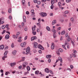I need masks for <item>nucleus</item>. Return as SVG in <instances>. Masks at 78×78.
I'll return each instance as SVG.
<instances>
[{
  "label": "nucleus",
  "mask_w": 78,
  "mask_h": 78,
  "mask_svg": "<svg viewBox=\"0 0 78 78\" xmlns=\"http://www.w3.org/2000/svg\"><path fill=\"white\" fill-rule=\"evenodd\" d=\"M40 14L41 17H46L47 15V14L46 13L44 12H41L40 13Z\"/></svg>",
  "instance_id": "obj_1"
},
{
  "label": "nucleus",
  "mask_w": 78,
  "mask_h": 78,
  "mask_svg": "<svg viewBox=\"0 0 78 78\" xmlns=\"http://www.w3.org/2000/svg\"><path fill=\"white\" fill-rule=\"evenodd\" d=\"M8 53V51H5L4 54V56L2 58V59L3 61H5V58H7V56H6V55H7V53Z\"/></svg>",
  "instance_id": "obj_2"
},
{
  "label": "nucleus",
  "mask_w": 78,
  "mask_h": 78,
  "mask_svg": "<svg viewBox=\"0 0 78 78\" xmlns=\"http://www.w3.org/2000/svg\"><path fill=\"white\" fill-rule=\"evenodd\" d=\"M30 48L28 47L27 48L26 50V52L27 53H26V55H28V53H29V52H30Z\"/></svg>",
  "instance_id": "obj_3"
},
{
  "label": "nucleus",
  "mask_w": 78,
  "mask_h": 78,
  "mask_svg": "<svg viewBox=\"0 0 78 78\" xmlns=\"http://www.w3.org/2000/svg\"><path fill=\"white\" fill-rule=\"evenodd\" d=\"M26 46V42H24L23 43H22L21 44V47L24 48Z\"/></svg>",
  "instance_id": "obj_4"
},
{
  "label": "nucleus",
  "mask_w": 78,
  "mask_h": 78,
  "mask_svg": "<svg viewBox=\"0 0 78 78\" xmlns=\"http://www.w3.org/2000/svg\"><path fill=\"white\" fill-rule=\"evenodd\" d=\"M38 48H40V49H41V50H44V48L43 47H42V46L40 44H39L38 45Z\"/></svg>",
  "instance_id": "obj_5"
},
{
  "label": "nucleus",
  "mask_w": 78,
  "mask_h": 78,
  "mask_svg": "<svg viewBox=\"0 0 78 78\" xmlns=\"http://www.w3.org/2000/svg\"><path fill=\"white\" fill-rule=\"evenodd\" d=\"M58 5L60 8H61L62 9H64V7H62V5L61 4V2H58Z\"/></svg>",
  "instance_id": "obj_6"
},
{
  "label": "nucleus",
  "mask_w": 78,
  "mask_h": 78,
  "mask_svg": "<svg viewBox=\"0 0 78 78\" xmlns=\"http://www.w3.org/2000/svg\"><path fill=\"white\" fill-rule=\"evenodd\" d=\"M44 71L46 73H49L50 70H49V69L46 68L45 69Z\"/></svg>",
  "instance_id": "obj_7"
},
{
  "label": "nucleus",
  "mask_w": 78,
  "mask_h": 78,
  "mask_svg": "<svg viewBox=\"0 0 78 78\" xmlns=\"http://www.w3.org/2000/svg\"><path fill=\"white\" fill-rule=\"evenodd\" d=\"M34 46L35 48H37L38 47V44H37V43L35 42L34 43Z\"/></svg>",
  "instance_id": "obj_8"
},
{
  "label": "nucleus",
  "mask_w": 78,
  "mask_h": 78,
  "mask_svg": "<svg viewBox=\"0 0 78 78\" xmlns=\"http://www.w3.org/2000/svg\"><path fill=\"white\" fill-rule=\"evenodd\" d=\"M54 43H52V45H51V48L52 50H53L54 48H55V45H54Z\"/></svg>",
  "instance_id": "obj_9"
},
{
  "label": "nucleus",
  "mask_w": 78,
  "mask_h": 78,
  "mask_svg": "<svg viewBox=\"0 0 78 78\" xmlns=\"http://www.w3.org/2000/svg\"><path fill=\"white\" fill-rule=\"evenodd\" d=\"M9 38V35L7 34L5 37V39H8Z\"/></svg>",
  "instance_id": "obj_10"
},
{
  "label": "nucleus",
  "mask_w": 78,
  "mask_h": 78,
  "mask_svg": "<svg viewBox=\"0 0 78 78\" xmlns=\"http://www.w3.org/2000/svg\"><path fill=\"white\" fill-rule=\"evenodd\" d=\"M55 23H56V20H54L52 23V25H55Z\"/></svg>",
  "instance_id": "obj_11"
},
{
  "label": "nucleus",
  "mask_w": 78,
  "mask_h": 78,
  "mask_svg": "<svg viewBox=\"0 0 78 78\" xmlns=\"http://www.w3.org/2000/svg\"><path fill=\"white\" fill-rule=\"evenodd\" d=\"M59 60L61 62V63H62V58L61 57H58Z\"/></svg>",
  "instance_id": "obj_12"
},
{
  "label": "nucleus",
  "mask_w": 78,
  "mask_h": 78,
  "mask_svg": "<svg viewBox=\"0 0 78 78\" xmlns=\"http://www.w3.org/2000/svg\"><path fill=\"white\" fill-rule=\"evenodd\" d=\"M4 48V45H2L0 46V49H3Z\"/></svg>",
  "instance_id": "obj_13"
},
{
  "label": "nucleus",
  "mask_w": 78,
  "mask_h": 78,
  "mask_svg": "<svg viewBox=\"0 0 78 78\" xmlns=\"http://www.w3.org/2000/svg\"><path fill=\"white\" fill-rule=\"evenodd\" d=\"M65 33H66V31L64 30L62 31L61 32V34L62 35L65 34Z\"/></svg>",
  "instance_id": "obj_14"
},
{
  "label": "nucleus",
  "mask_w": 78,
  "mask_h": 78,
  "mask_svg": "<svg viewBox=\"0 0 78 78\" xmlns=\"http://www.w3.org/2000/svg\"><path fill=\"white\" fill-rule=\"evenodd\" d=\"M23 22H26V16H23Z\"/></svg>",
  "instance_id": "obj_15"
},
{
  "label": "nucleus",
  "mask_w": 78,
  "mask_h": 78,
  "mask_svg": "<svg viewBox=\"0 0 78 78\" xmlns=\"http://www.w3.org/2000/svg\"><path fill=\"white\" fill-rule=\"evenodd\" d=\"M46 29L47 30H48V31H50V28L48 27H46Z\"/></svg>",
  "instance_id": "obj_16"
},
{
  "label": "nucleus",
  "mask_w": 78,
  "mask_h": 78,
  "mask_svg": "<svg viewBox=\"0 0 78 78\" xmlns=\"http://www.w3.org/2000/svg\"><path fill=\"white\" fill-rule=\"evenodd\" d=\"M27 69L28 71H30V67L29 66H27Z\"/></svg>",
  "instance_id": "obj_17"
},
{
  "label": "nucleus",
  "mask_w": 78,
  "mask_h": 78,
  "mask_svg": "<svg viewBox=\"0 0 78 78\" xmlns=\"http://www.w3.org/2000/svg\"><path fill=\"white\" fill-rule=\"evenodd\" d=\"M16 53L17 51H16V50H14L12 52V54H13V55H16Z\"/></svg>",
  "instance_id": "obj_18"
},
{
  "label": "nucleus",
  "mask_w": 78,
  "mask_h": 78,
  "mask_svg": "<svg viewBox=\"0 0 78 78\" xmlns=\"http://www.w3.org/2000/svg\"><path fill=\"white\" fill-rule=\"evenodd\" d=\"M51 57V55H48L46 56V58H50Z\"/></svg>",
  "instance_id": "obj_19"
},
{
  "label": "nucleus",
  "mask_w": 78,
  "mask_h": 78,
  "mask_svg": "<svg viewBox=\"0 0 78 78\" xmlns=\"http://www.w3.org/2000/svg\"><path fill=\"white\" fill-rule=\"evenodd\" d=\"M25 0H22V3L23 5V6H24V5H25Z\"/></svg>",
  "instance_id": "obj_20"
},
{
  "label": "nucleus",
  "mask_w": 78,
  "mask_h": 78,
  "mask_svg": "<svg viewBox=\"0 0 78 78\" xmlns=\"http://www.w3.org/2000/svg\"><path fill=\"white\" fill-rule=\"evenodd\" d=\"M68 42H70V37L69 36L68 37Z\"/></svg>",
  "instance_id": "obj_21"
},
{
  "label": "nucleus",
  "mask_w": 78,
  "mask_h": 78,
  "mask_svg": "<svg viewBox=\"0 0 78 78\" xmlns=\"http://www.w3.org/2000/svg\"><path fill=\"white\" fill-rule=\"evenodd\" d=\"M36 26H34V27H32V29L33 31H34L35 30V29H36Z\"/></svg>",
  "instance_id": "obj_22"
},
{
  "label": "nucleus",
  "mask_w": 78,
  "mask_h": 78,
  "mask_svg": "<svg viewBox=\"0 0 78 78\" xmlns=\"http://www.w3.org/2000/svg\"><path fill=\"white\" fill-rule=\"evenodd\" d=\"M16 64V63H11L10 64V65L11 66H15Z\"/></svg>",
  "instance_id": "obj_23"
},
{
  "label": "nucleus",
  "mask_w": 78,
  "mask_h": 78,
  "mask_svg": "<svg viewBox=\"0 0 78 78\" xmlns=\"http://www.w3.org/2000/svg\"><path fill=\"white\" fill-rule=\"evenodd\" d=\"M52 32L54 34H56V31L54 29H52Z\"/></svg>",
  "instance_id": "obj_24"
},
{
  "label": "nucleus",
  "mask_w": 78,
  "mask_h": 78,
  "mask_svg": "<svg viewBox=\"0 0 78 78\" xmlns=\"http://www.w3.org/2000/svg\"><path fill=\"white\" fill-rule=\"evenodd\" d=\"M39 73V71H35V73L36 75H38Z\"/></svg>",
  "instance_id": "obj_25"
},
{
  "label": "nucleus",
  "mask_w": 78,
  "mask_h": 78,
  "mask_svg": "<svg viewBox=\"0 0 78 78\" xmlns=\"http://www.w3.org/2000/svg\"><path fill=\"white\" fill-rule=\"evenodd\" d=\"M71 20L72 22V23H73V22H74V19H73V18H71Z\"/></svg>",
  "instance_id": "obj_26"
},
{
  "label": "nucleus",
  "mask_w": 78,
  "mask_h": 78,
  "mask_svg": "<svg viewBox=\"0 0 78 78\" xmlns=\"http://www.w3.org/2000/svg\"><path fill=\"white\" fill-rule=\"evenodd\" d=\"M51 3L52 5H53V4L55 3V1H54V0H52Z\"/></svg>",
  "instance_id": "obj_27"
},
{
  "label": "nucleus",
  "mask_w": 78,
  "mask_h": 78,
  "mask_svg": "<svg viewBox=\"0 0 78 78\" xmlns=\"http://www.w3.org/2000/svg\"><path fill=\"white\" fill-rule=\"evenodd\" d=\"M34 9H32L31 11V12L32 13V14H34Z\"/></svg>",
  "instance_id": "obj_28"
},
{
  "label": "nucleus",
  "mask_w": 78,
  "mask_h": 78,
  "mask_svg": "<svg viewBox=\"0 0 78 78\" xmlns=\"http://www.w3.org/2000/svg\"><path fill=\"white\" fill-rule=\"evenodd\" d=\"M12 9L11 8H9L8 10V12L9 13H11V12Z\"/></svg>",
  "instance_id": "obj_29"
},
{
  "label": "nucleus",
  "mask_w": 78,
  "mask_h": 78,
  "mask_svg": "<svg viewBox=\"0 0 78 78\" xmlns=\"http://www.w3.org/2000/svg\"><path fill=\"white\" fill-rule=\"evenodd\" d=\"M73 51L74 54H76V50H73Z\"/></svg>",
  "instance_id": "obj_30"
},
{
  "label": "nucleus",
  "mask_w": 78,
  "mask_h": 78,
  "mask_svg": "<svg viewBox=\"0 0 78 78\" xmlns=\"http://www.w3.org/2000/svg\"><path fill=\"white\" fill-rule=\"evenodd\" d=\"M53 36L54 38H55V37H57V36H56L55 34H53Z\"/></svg>",
  "instance_id": "obj_31"
},
{
  "label": "nucleus",
  "mask_w": 78,
  "mask_h": 78,
  "mask_svg": "<svg viewBox=\"0 0 78 78\" xmlns=\"http://www.w3.org/2000/svg\"><path fill=\"white\" fill-rule=\"evenodd\" d=\"M72 0H66V3H70Z\"/></svg>",
  "instance_id": "obj_32"
},
{
  "label": "nucleus",
  "mask_w": 78,
  "mask_h": 78,
  "mask_svg": "<svg viewBox=\"0 0 78 78\" xmlns=\"http://www.w3.org/2000/svg\"><path fill=\"white\" fill-rule=\"evenodd\" d=\"M49 72H50L51 74V75H53V73L51 70H49Z\"/></svg>",
  "instance_id": "obj_33"
},
{
  "label": "nucleus",
  "mask_w": 78,
  "mask_h": 78,
  "mask_svg": "<svg viewBox=\"0 0 78 78\" xmlns=\"http://www.w3.org/2000/svg\"><path fill=\"white\" fill-rule=\"evenodd\" d=\"M62 47H63L66 50H67V49H66V46H65V45H62Z\"/></svg>",
  "instance_id": "obj_34"
},
{
  "label": "nucleus",
  "mask_w": 78,
  "mask_h": 78,
  "mask_svg": "<svg viewBox=\"0 0 78 78\" xmlns=\"http://www.w3.org/2000/svg\"><path fill=\"white\" fill-rule=\"evenodd\" d=\"M32 34L34 35H36V31H33Z\"/></svg>",
  "instance_id": "obj_35"
},
{
  "label": "nucleus",
  "mask_w": 78,
  "mask_h": 78,
  "mask_svg": "<svg viewBox=\"0 0 78 78\" xmlns=\"http://www.w3.org/2000/svg\"><path fill=\"white\" fill-rule=\"evenodd\" d=\"M53 8H54V5H51V9H53Z\"/></svg>",
  "instance_id": "obj_36"
},
{
  "label": "nucleus",
  "mask_w": 78,
  "mask_h": 78,
  "mask_svg": "<svg viewBox=\"0 0 78 78\" xmlns=\"http://www.w3.org/2000/svg\"><path fill=\"white\" fill-rule=\"evenodd\" d=\"M58 51L60 52H63V50L61 49H59Z\"/></svg>",
  "instance_id": "obj_37"
},
{
  "label": "nucleus",
  "mask_w": 78,
  "mask_h": 78,
  "mask_svg": "<svg viewBox=\"0 0 78 78\" xmlns=\"http://www.w3.org/2000/svg\"><path fill=\"white\" fill-rule=\"evenodd\" d=\"M2 29H5V25H3L2 27Z\"/></svg>",
  "instance_id": "obj_38"
},
{
  "label": "nucleus",
  "mask_w": 78,
  "mask_h": 78,
  "mask_svg": "<svg viewBox=\"0 0 78 78\" xmlns=\"http://www.w3.org/2000/svg\"><path fill=\"white\" fill-rule=\"evenodd\" d=\"M8 73H9V72L7 71V72H5V75H8Z\"/></svg>",
  "instance_id": "obj_39"
},
{
  "label": "nucleus",
  "mask_w": 78,
  "mask_h": 78,
  "mask_svg": "<svg viewBox=\"0 0 78 78\" xmlns=\"http://www.w3.org/2000/svg\"><path fill=\"white\" fill-rule=\"evenodd\" d=\"M23 64H24V65H25L26 66H27L28 65V62H24Z\"/></svg>",
  "instance_id": "obj_40"
},
{
  "label": "nucleus",
  "mask_w": 78,
  "mask_h": 78,
  "mask_svg": "<svg viewBox=\"0 0 78 78\" xmlns=\"http://www.w3.org/2000/svg\"><path fill=\"white\" fill-rule=\"evenodd\" d=\"M14 43H12L11 45V47L12 48H14Z\"/></svg>",
  "instance_id": "obj_41"
},
{
  "label": "nucleus",
  "mask_w": 78,
  "mask_h": 78,
  "mask_svg": "<svg viewBox=\"0 0 78 78\" xmlns=\"http://www.w3.org/2000/svg\"><path fill=\"white\" fill-rule=\"evenodd\" d=\"M37 25H38V27H39L40 28H41V23H37Z\"/></svg>",
  "instance_id": "obj_42"
},
{
  "label": "nucleus",
  "mask_w": 78,
  "mask_h": 78,
  "mask_svg": "<svg viewBox=\"0 0 78 78\" xmlns=\"http://www.w3.org/2000/svg\"><path fill=\"white\" fill-rule=\"evenodd\" d=\"M2 14H6V12L3 11H2Z\"/></svg>",
  "instance_id": "obj_43"
},
{
  "label": "nucleus",
  "mask_w": 78,
  "mask_h": 78,
  "mask_svg": "<svg viewBox=\"0 0 78 78\" xmlns=\"http://www.w3.org/2000/svg\"><path fill=\"white\" fill-rule=\"evenodd\" d=\"M70 67L71 69H73V65H71L70 66Z\"/></svg>",
  "instance_id": "obj_44"
},
{
  "label": "nucleus",
  "mask_w": 78,
  "mask_h": 78,
  "mask_svg": "<svg viewBox=\"0 0 78 78\" xmlns=\"http://www.w3.org/2000/svg\"><path fill=\"white\" fill-rule=\"evenodd\" d=\"M69 13V11H65V14H68Z\"/></svg>",
  "instance_id": "obj_45"
},
{
  "label": "nucleus",
  "mask_w": 78,
  "mask_h": 78,
  "mask_svg": "<svg viewBox=\"0 0 78 78\" xmlns=\"http://www.w3.org/2000/svg\"><path fill=\"white\" fill-rule=\"evenodd\" d=\"M2 19H4V18H2L0 19V25L1 24V22H2Z\"/></svg>",
  "instance_id": "obj_46"
},
{
  "label": "nucleus",
  "mask_w": 78,
  "mask_h": 78,
  "mask_svg": "<svg viewBox=\"0 0 78 78\" xmlns=\"http://www.w3.org/2000/svg\"><path fill=\"white\" fill-rule=\"evenodd\" d=\"M23 67L24 68H25L26 67V65H24L23 63Z\"/></svg>",
  "instance_id": "obj_47"
},
{
  "label": "nucleus",
  "mask_w": 78,
  "mask_h": 78,
  "mask_svg": "<svg viewBox=\"0 0 78 78\" xmlns=\"http://www.w3.org/2000/svg\"><path fill=\"white\" fill-rule=\"evenodd\" d=\"M61 27H58L57 28V30H58V31L59 30H61Z\"/></svg>",
  "instance_id": "obj_48"
},
{
  "label": "nucleus",
  "mask_w": 78,
  "mask_h": 78,
  "mask_svg": "<svg viewBox=\"0 0 78 78\" xmlns=\"http://www.w3.org/2000/svg\"><path fill=\"white\" fill-rule=\"evenodd\" d=\"M5 27L6 28H7V29H8V28H9V26H8V25L7 24L5 26Z\"/></svg>",
  "instance_id": "obj_49"
},
{
  "label": "nucleus",
  "mask_w": 78,
  "mask_h": 78,
  "mask_svg": "<svg viewBox=\"0 0 78 78\" xmlns=\"http://www.w3.org/2000/svg\"><path fill=\"white\" fill-rule=\"evenodd\" d=\"M37 5H40L41 4V2L40 1H38L37 2Z\"/></svg>",
  "instance_id": "obj_50"
},
{
  "label": "nucleus",
  "mask_w": 78,
  "mask_h": 78,
  "mask_svg": "<svg viewBox=\"0 0 78 78\" xmlns=\"http://www.w3.org/2000/svg\"><path fill=\"white\" fill-rule=\"evenodd\" d=\"M68 35H69V34H68V33H66V36H65L66 37H67L68 36Z\"/></svg>",
  "instance_id": "obj_51"
},
{
  "label": "nucleus",
  "mask_w": 78,
  "mask_h": 78,
  "mask_svg": "<svg viewBox=\"0 0 78 78\" xmlns=\"http://www.w3.org/2000/svg\"><path fill=\"white\" fill-rule=\"evenodd\" d=\"M34 2L35 3H36L37 2V0H34Z\"/></svg>",
  "instance_id": "obj_52"
},
{
  "label": "nucleus",
  "mask_w": 78,
  "mask_h": 78,
  "mask_svg": "<svg viewBox=\"0 0 78 78\" xmlns=\"http://www.w3.org/2000/svg\"><path fill=\"white\" fill-rule=\"evenodd\" d=\"M71 25H72V23H69V27H71Z\"/></svg>",
  "instance_id": "obj_53"
},
{
  "label": "nucleus",
  "mask_w": 78,
  "mask_h": 78,
  "mask_svg": "<svg viewBox=\"0 0 78 78\" xmlns=\"http://www.w3.org/2000/svg\"><path fill=\"white\" fill-rule=\"evenodd\" d=\"M38 52L39 53H40V54H41V53H42V50H39L38 51Z\"/></svg>",
  "instance_id": "obj_54"
},
{
  "label": "nucleus",
  "mask_w": 78,
  "mask_h": 78,
  "mask_svg": "<svg viewBox=\"0 0 78 78\" xmlns=\"http://www.w3.org/2000/svg\"><path fill=\"white\" fill-rule=\"evenodd\" d=\"M20 34V32H18L16 33V34H17V35H19Z\"/></svg>",
  "instance_id": "obj_55"
},
{
  "label": "nucleus",
  "mask_w": 78,
  "mask_h": 78,
  "mask_svg": "<svg viewBox=\"0 0 78 78\" xmlns=\"http://www.w3.org/2000/svg\"><path fill=\"white\" fill-rule=\"evenodd\" d=\"M67 70H69L70 72H71V69L70 68H68L67 69Z\"/></svg>",
  "instance_id": "obj_56"
},
{
  "label": "nucleus",
  "mask_w": 78,
  "mask_h": 78,
  "mask_svg": "<svg viewBox=\"0 0 78 78\" xmlns=\"http://www.w3.org/2000/svg\"><path fill=\"white\" fill-rule=\"evenodd\" d=\"M34 37H33L31 38V41H34Z\"/></svg>",
  "instance_id": "obj_57"
},
{
  "label": "nucleus",
  "mask_w": 78,
  "mask_h": 78,
  "mask_svg": "<svg viewBox=\"0 0 78 78\" xmlns=\"http://www.w3.org/2000/svg\"><path fill=\"white\" fill-rule=\"evenodd\" d=\"M25 61V59H23V58L22 59V60L20 61L19 62H22V61Z\"/></svg>",
  "instance_id": "obj_58"
},
{
  "label": "nucleus",
  "mask_w": 78,
  "mask_h": 78,
  "mask_svg": "<svg viewBox=\"0 0 78 78\" xmlns=\"http://www.w3.org/2000/svg\"><path fill=\"white\" fill-rule=\"evenodd\" d=\"M73 57H74V58H76V55L73 54Z\"/></svg>",
  "instance_id": "obj_59"
},
{
  "label": "nucleus",
  "mask_w": 78,
  "mask_h": 78,
  "mask_svg": "<svg viewBox=\"0 0 78 78\" xmlns=\"http://www.w3.org/2000/svg\"><path fill=\"white\" fill-rule=\"evenodd\" d=\"M26 14H27V15H28V14H30V13L29 12L27 11L26 12Z\"/></svg>",
  "instance_id": "obj_60"
},
{
  "label": "nucleus",
  "mask_w": 78,
  "mask_h": 78,
  "mask_svg": "<svg viewBox=\"0 0 78 78\" xmlns=\"http://www.w3.org/2000/svg\"><path fill=\"white\" fill-rule=\"evenodd\" d=\"M46 1H47V0H42L41 2L43 3V2H46Z\"/></svg>",
  "instance_id": "obj_61"
},
{
  "label": "nucleus",
  "mask_w": 78,
  "mask_h": 78,
  "mask_svg": "<svg viewBox=\"0 0 78 78\" xmlns=\"http://www.w3.org/2000/svg\"><path fill=\"white\" fill-rule=\"evenodd\" d=\"M48 61V62H49V63L51 62V59H50V58H49Z\"/></svg>",
  "instance_id": "obj_62"
},
{
  "label": "nucleus",
  "mask_w": 78,
  "mask_h": 78,
  "mask_svg": "<svg viewBox=\"0 0 78 78\" xmlns=\"http://www.w3.org/2000/svg\"><path fill=\"white\" fill-rule=\"evenodd\" d=\"M9 19H10V20L12 19V17L11 16H9Z\"/></svg>",
  "instance_id": "obj_63"
},
{
  "label": "nucleus",
  "mask_w": 78,
  "mask_h": 78,
  "mask_svg": "<svg viewBox=\"0 0 78 78\" xmlns=\"http://www.w3.org/2000/svg\"><path fill=\"white\" fill-rule=\"evenodd\" d=\"M17 41L19 42H22V40H17Z\"/></svg>",
  "instance_id": "obj_64"
}]
</instances>
